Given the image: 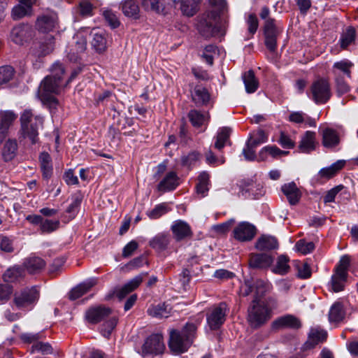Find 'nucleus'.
Here are the masks:
<instances>
[{"label":"nucleus","instance_id":"nucleus-1","mask_svg":"<svg viewBox=\"0 0 358 358\" xmlns=\"http://www.w3.org/2000/svg\"><path fill=\"white\" fill-rule=\"evenodd\" d=\"M64 68L60 63H55L51 69V74L47 76L41 81L38 96L43 103L51 111L57 109L59 101L55 96L59 94L65 85L63 83Z\"/></svg>","mask_w":358,"mask_h":358},{"label":"nucleus","instance_id":"nucleus-2","mask_svg":"<svg viewBox=\"0 0 358 358\" xmlns=\"http://www.w3.org/2000/svg\"><path fill=\"white\" fill-rule=\"evenodd\" d=\"M196 329L195 324L187 322L181 331L171 330L169 341L171 350L178 354L187 351L195 338Z\"/></svg>","mask_w":358,"mask_h":358},{"label":"nucleus","instance_id":"nucleus-3","mask_svg":"<svg viewBox=\"0 0 358 358\" xmlns=\"http://www.w3.org/2000/svg\"><path fill=\"white\" fill-rule=\"evenodd\" d=\"M21 131L24 138H28L31 143L38 140V128L43 124V117L35 115L31 109L24 110L20 117Z\"/></svg>","mask_w":358,"mask_h":358},{"label":"nucleus","instance_id":"nucleus-4","mask_svg":"<svg viewBox=\"0 0 358 358\" xmlns=\"http://www.w3.org/2000/svg\"><path fill=\"white\" fill-rule=\"evenodd\" d=\"M271 318V310L265 303L252 301L248 309L247 320L253 329H259L266 324Z\"/></svg>","mask_w":358,"mask_h":358},{"label":"nucleus","instance_id":"nucleus-5","mask_svg":"<svg viewBox=\"0 0 358 358\" xmlns=\"http://www.w3.org/2000/svg\"><path fill=\"white\" fill-rule=\"evenodd\" d=\"M350 265V257L343 255L334 268L329 285L334 292L343 291L348 278V268Z\"/></svg>","mask_w":358,"mask_h":358},{"label":"nucleus","instance_id":"nucleus-6","mask_svg":"<svg viewBox=\"0 0 358 358\" xmlns=\"http://www.w3.org/2000/svg\"><path fill=\"white\" fill-rule=\"evenodd\" d=\"M331 95L330 83L327 78H319L311 84L309 97L315 103H326L331 99Z\"/></svg>","mask_w":358,"mask_h":358},{"label":"nucleus","instance_id":"nucleus-7","mask_svg":"<svg viewBox=\"0 0 358 358\" xmlns=\"http://www.w3.org/2000/svg\"><path fill=\"white\" fill-rule=\"evenodd\" d=\"M219 13L210 10L203 14L198 24L199 32L206 38L210 37L220 32Z\"/></svg>","mask_w":358,"mask_h":358},{"label":"nucleus","instance_id":"nucleus-8","mask_svg":"<svg viewBox=\"0 0 358 358\" xmlns=\"http://www.w3.org/2000/svg\"><path fill=\"white\" fill-rule=\"evenodd\" d=\"M229 309L225 302L210 307L206 313L207 323L212 330L218 329L225 322Z\"/></svg>","mask_w":358,"mask_h":358},{"label":"nucleus","instance_id":"nucleus-9","mask_svg":"<svg viewBox=\"0 0 358 358\" xmlns=\"http://www.w3.org/2000/svg\"><path fill=\"white\" fill-rule=\"evenodd\" d=\"M282 27L276 24L273 18L267 19L264 26V34L265 37V45L267 49L274 52L277 48V41L282 32Z\"/></svg>","mask_w":358,"mask_h":358},{"label":"nucleus","instance_id":"nucleus-10","mask_svg":"<svg viewBox=\"0 0 358 358\" xmlns=\"http://www.w3.org/2000/svg\"><path fill=\"white\" fill-rule=\"evenodd\" d=\"M165 349L163 336L161 334H153L148 336L141 348L143 357L148 355H157L163 353Z\"/></svg>","mask_w":358,"mask_h":358},{"label":"nucleus","instance_id":"nucleus-11","mask_svg":"<svg viewBox=\"0 0 358 358\" xmlns=\"http://www.w3.org/2000/svg\"><path fill=\"white\" fill-rule=\"evenodd\" d=\"M302 326L301 320L294 315L287 314L275 319L271 323V329L275 331L283 329H299Z\"/></svg>","mask_w":358,"mask_h":358},{"label":"nucleus","instance_id":"nucleus-12","mask_svg":"<svg viewBox=\"0 0 358 358\" xmlns=\"http://www.w3.org/2000/svg\"><path fill=\"white\" fill-rule=\"evenodd\" d=\"M39 294L35 287L27 288L20 293H16L14 296L15 306L20 308L34 303L38 299Z\"/></svg>","mask_w":358,"mask_h":358},{"label":"nucleus","instance_id":"nucleus-13","mask_svg":"<svg viewBox=\"0 0 358 358\" xmlns=\"http://www.w3.org/2000/svg\"><path fill=\"white\" fill-rule=\"evenodd\" d=\"M57 20V14L54 11L48 10L37 17L36 27L40 31L48 32L56 27Z\"/></svg>","mask_w":358,"mask_h":358},{"label":"nucleus","instance_id":"nucleus-14","mask_svg":"<svg viewBox=\"0 0 358 358\" xmlns=\"http://www.w3.org/2000/svg\"><path fill=\"white\" fill-rule=\"evenodd\" d=\"M273 257L268 253H250L248 265L250 268L264 270L269 268L273 262Z\"/></svg>","mask_w":358,"mask_h":358},{"label":"nucleus","instance_id":"nucleus-15","mask_svg":"<svg viewBox=\"0 0 358 358\" xmlns=\"http://www.w3.org/2000/svg\"><path fill=\"white\" fill-rule=\"evenodd\" d=\"M112 313L109 307L100 305L88 308L85 313V318L91 324H96L103 320Z\"/></svg>","mask_w":358,"mask_h":358},{"label":"nucleus","instance_id":"nucleus-16","mask_svg":"<svg viewBox=\"0 0 358 358\" xmlns=\"http://www.w3.org/2000/svg\"><path fill=\"white\" fill-rule=\"evenodd\" d=\"M32 36V29L31 26L24 24H20L13 27L10 32V39L17 45H23L28 41Z\"/></svg>","mask_w":358,"mask_h":358},{"label":"nucleus","instance_id":"nucleus-17","mask_svg":"<svg viewBox=\"0 0 358 358\" xmlns=\"http://www.w3.org/2000/svg\"><path fill=\"white\" fill-rule=\"evenodd\" d=\"M255 234V227L246 222L239 223L234 230V238L240 241H251Z\"/></svg>","mask_w":358,"mask_h":358},{"label":"nucleus","instance_id":"nucleus-18","mask_svg":"<svg viewBox=\"0 0 358 358\" xmlns=\"http://www.w3.org/2000/svg\"><path fill=\"white\" fill-rule=\"evenodd\" d=\"M92 45L99 53L106 51L108 48V34L104 30L94 29L91 31Z\"/></svg>","mask_w":358,"mask_h":358},{"label":"nucleus","instance_id":"nucleus-19","mask_svg":"<svg viewBox=\"0 0 358 358\" xmlns=\"http://www.w3.org/2000/svg\"><path fill=\"white\" fill-rule=\"evenodd\" d=\"M174 238L177 241L191 238L192 231L190 226L182 220L176 221L171 227Z\"/></svg>","mask_w":358,"mask_h":358},{"label":"nucleus","instance_id":"nucleus-20","mask_svg":"<svg viewBox=\"0 0 358 358\" xmlns=\"http://www.w3.org/2000/svg\"><path fill=\"white\" fill-rule=\"evenodd\" d=\"M354 64L348 59H343L334 64L331 73L334 78H342L351 79L352 68Z\"/></svg>","mask_w":358,"mask_h":358},{"label":"nucleus","instance_id":"nucleus-21","mask_svg":"<svg viewBox=\"0 0 358 358\" xmlns=\"http://www.w3.org/2000/svg\"><path fill=\"white\" fill-rule=\"evenodd\" d=\"M327 332L320 327L311 328L308 333V340L304 344L306 349L315 348L317 344L326 341Z\"/></svg>","mask_w":358,"mask_h":358},{"label":"nucleus","instance_id":"nucleus-22","mask_svg":"<svg viewBox=\"0 0 358 358\" xmlns=\"http://www.w3.org/2000/svg\"><path fill=\"white\" fill-rule=\"evenodd\" d=\"M119 8L127 17L138 20L141 17V10L137 0H123Z\"/></svg>","mask_w":358,"mask_h":358},{"label":"nucleus","instance_id":"nucleus-23","mask_svg":"<svg viewBox=\"0 0 358 358\" xmlns=\"http://www.w3.org/2000/svg\"><path fill=\"white\" fill-rule=\"evenodd\" d=\"M45 262L39 257L31 255L24 259L23 267L30 274L40 273L45 266Z\"/></svg>","mask_w":358,"mask_h":358},{"label":"nucleus","instance_id":"nucleus-24","mask_svg":"<svg viewBox=\"0 0 358 358\" xmlns=\"http://www.w3.org/2000/svg\"><path fill=\"white\" fill-rule=\"evenodd\" d=\"M180 178L175 171L168 172L158 184L157 189L160 192L173 191L179 185Z\"/></svg>","mask_w":358,"mask_h":358},{"label":"nucleus","instance_id":"nucleus-25","mask_svg":"<svg viewBox=\"0 0 358 358\" xmlns=\"http://www.w3.org/2000/svg\"><path fill=\"white\" fill-rule=\"evenodd\" d=\"M316 144V133L307 131L301 138L299 150L301 152L310 153L315 150Z\"/></svg>","mask_w":358,"mask_h":358},{"label":"nucleus","instance_id":"nucleus-26","mask_svg":"<svg viewBox=\"0 0 358 358\" xmlns=\"http://www.w3.org/2000/svg\"><path fill=\"white\" fill-rule=\"evenodd\" d=\"M97 279L96 278H90L87 280L86 281L79 284L76 287L73 288L71 292L69 294V297L71 300H76L80 297H81L83 295H84L85 293H87L88 291L90 290V289L96 285L97 284Z\"/></svg>","mask_w":358,"mask_h":358},{"label":"nucleus","instance_id":"nucleus-27","mask_svg":"<svg viewBox=\"0 0 358 358\" xmlns=\"http://www.w3.org/2000/svg\"><path fill=\"white\" fill-rule=\"evenodd\" d=\"M278 248V240L270 235H262L255 243V248L261 251H268Z\"/></svg>","mask_w":358,"mask_h":358},{"label":"nucleus","instance_id":"nucleus-28","mask_svg":"<svg viewBox=\"0 0 358 358\" xmlns=\"http://www.w3.org/2000/svg\"><path fill=\"white\" fill-rule=\"evenodd\" d=\"M345 164V160H338L335 163L332 164L331 166L322 169L317 174V180L331 179V178L334 177L338 173V172L344 167Z\"/></svg>","mask_w":358,"mask_h":358},{"label":"nucleus","instance_id":"nucleus-29","mask_svg":"<svg viewBox=\"0 0 358 358\" xmlns=\"http://www.w3.org/2000/svg\"><path fill=\"white\" fill-rule=\"evenodd\" d=\"M17 118V115L12 111H5L1 114L0 141H2L7 135L10 125Z\"/></svg>","mask_w":358,"mask_h":358},{"label":"nucleus","instance_id":"nucleus-30","mask_svg":"<svg viewBox=\"0 0 358 358\" xmlns=\"http://www.w3.org/2000/svg\"><path fill=\"white\" fill-rule=\"evenodd\" d=\"M170 241L171 237L169 234L159 233L150 241L149 245L154 250L162 252L167 249Z\"/></svg>","mask_w":358,"mask_h":358},{"label":"nucleus","instance_id":"nucleus-31","mask_svg":"<svg viewBox=\"0 0 358 358\" xmlns=\"http://www.w3.org/2000/svg\"><path fill=\"white\" fill-rule=\"evenodd\" d=\"M192 100L194 103L198 106H203L207 104L210 100V94L208 90L201 86L196 85L191 92Z\"/></svg>","mask_w":358,"mask_h":358},{"label":"nucleus","instance_id":"nucleus-32","mask_svg":"<svg viewBox=\"0 0 358 358\" xmlns=\"http://www.w3.org/2000/svg\"><path fill=\"white\" fill-rule=\"evenodd\" d=\"M281 189L291 205H295L299 201L301 192L294 182L285 184Z\"/></svg>","mask_w":358,"mask_h":358},{"label":"nucleus","instance_id":"nucleus-33","mask_svg":"<svg viewBox=\"0 0 358 358\" xmlns=\"http://www.w3.org/2000/svg\"><path fill=\"white\" fill-rule=\"evenodd\" d=\"M322 144L325 148H333L340 143V138L337 131L331 128H326L322 131Z\"/></svg>","mask_w":358,"mask_h":358},{"label":"nucleus","instance_id":"nucleus-34","mask_svg":"<svg viewBox=\"0 0 358 358\" xmlns=\"http://www.w3.org/2000/svg\"><path fill=\"white\" fill-rule=\"evenodd\" d=\"M253 285L255 294L252 301H256L257 303H264L262 299L271 290V285L261 279H257L253 281Z\"/></svg>","mask_w":358,"mask_h":358},{"label":"nucleus","instance_id":"nucleus-35","mask_svg":"<svg viewBox=\"0 0 358 358\" xmlns=\"http://www.w3.org/2000/svg\"><path fill=\"white\" fill-rule=\"evenodd\" d=\"M143 275L144 274L136 275L117 291L116 295L118 299L120 300L124 299L128 294L138 287L143 281Z\"/></svg>","mask_w":358,"mask_h":358},{"label":"nucleus","instance_id":"nucleus-36","mask_svg":"<svg viewBox=\"0 0 358 358\" xmlns=\"http://www.w3.org/2000/svg\"><path fill=\"white\" fill-rule=\"evenodd\" d=\"M39 162L43 178L45 179L50 178L52 174L53 170L50 155L46 152L41 153Z\"/></svg>","mask_w":358,"mask_h":358},{"label":"nucleus","instance_id":"nucleus-37","mask_svg":"<svg viewBox=\"0 0 358 358\" xmlns=\"http://www.w3.org/2000/svg\"><path fill=\"white\" fill-rule=\"evenodd\" d=\"M17 150V143L16 140L15 139H8L3 144L1 155L3 160L5 162H10L16 155V152Z\"/></svg>","mask_w":358,"mask_h":358},{"label":"nucleus","instance_id":"nucleus-38","mask_svg":"<svg viewBox=\"0 0 358 358\" xmlns=\"http://www.w3.org/2000/svg\"><path fill=\"white\" fill-rule=\"evenodd\" d=\"M345 316L343 305L340 302L334 303L329 312V320L331 322H340Z\"/></svg>","mask_w":358,"mask_h":358},{"label":"nucleus","instance_id":"nucleus-39","mask_svg":"<svg viewBox=\"0 0 358 358\" xmlns=\"http://www.w3.org/2000/svg\"><path fill=\"white\" fill-rule=\"evenodd\" d=\"M245 90L248 93H254L259 87V82L252 70H249L243 76Z\"/></svg>","mask_w":358,"mask_h":358},{"label":"nucleus","instance_id":"nucleus-40","mask_svg":"<svg viewBox=\"0 0 358 358\" xmlns=\"http://www.w3.org/2000/svg\"><path fill=\"white\" fill-rule=\"evenodd\" d=\"M171 308L165 303H159L157 306H152L148 309L149 315L155 317H168Z\"/></svg>","mask_w":358,"mask_h":358},{"label":"nucleus","instance_id":"nucleus-41","mask_svg":"<svg viewBox=\"0 0 358 358\" xmlns=\"http://www.w3.org/2000/svg\"><path fill=\"white\" fill-rule=\"evenodd\" d=\"M199 1L196 0H186L181 2L180 10L183 15L187 17L194 15L199 10Z\"/></svg>","mask_w":358,"mask_h":358},{"label":"nucleus","instance_id":"nucleus-42","mask_svg":"<svg viewBox=\"0 0 358 358\" xmlns=\"http://www.w3.org/2000/svg\"><path fill=\"white\" fill-rule=\"evenodd\" d=\"M198 180L196 186V192L201 197H204L208 192L209 174L207 172H202L199 176Z\"/></svg>","mask_w":358,"mask_h":358},{"label":"nucleus","instance_id":"nucleus-43","mask_svg":"<svg viewBox=\"0 0 358 358\" xmlns=\"http://www.w3.org/2000/svg\"><path fill=\"white\" fill-rule=\"evenodd\" d=\"M60 222L59 220H50L43 218L40 225L41 234H50L59 229Z\"/></svg>","mask_w":358,"mask_h":358},{"label":"nucleus","instance_id":"nucleus-44","mask_svg":"<svg viewBox=\"0 0 358 358\" xmlns=\"http://www.w3.org/2000/svg\"><path fill=\"white\" fill-rule=\"evenodd\" d=\"M101 12L102 16L103 17L106 22L112 29H116L120 26V22L118 17H117L115 12L108 8H103L101 10Z\"/></svg>","mask_w":358,"mask_h":358},{"label":"nucleus","instance_id":"nucleus-45","mask_svg":"<svg viewBox=\"0 0 358 358\" xmlns=\"http://www.w3.org/2000/svg\"><path fill=\"white\" fill-rule=\"evenodd\" d=\"M23 275V270L17 266H15L6 270L3 278L6 282H13L17 280Z\"/></svg>","mask_w":358,"mask_h":358},{"label":"nucleus","instance_id":"nucleus-46","mask_svg":"<svg viewBox=\"0 0 358 358\" xmlns=\"http://www.w3.org/2000/svg\"><path fill=\"white\" fill-rule=\"evenodd\" d=\"M231 129L229 127H222L220 129L215 143V148L221 150L224 147L226 141L229 139Z\"/></svg>","mask_w":358,"mask_h":358},{"label":"nucleus","instance_id":"nucleus-47","mask_svg":"<svg viewBox=\"0 0 358 358\" xmlns=\"http://www.w3.org/2000/svg\"><path fill=\"white\" fill-rule=\"evenodd\" d=\"M289 259L285 255H280L278 257L276 266L273 269V271L275 273L285 275L289 271V266L288 264Z\"/></svg>","mask_w":358,"mask_h":358},{"label":"nucleus","instance_id":"nucleus-48","mask_svg":"<svg viewBox=\"0 0 358 358\" xmlns=\"http://www.w3.org/2000/svg\"><path fill=\"white\" fill-rule=\"evenodd\" d=\"M201 154L198 151H192L187 155L181 157V164L189 169H192L195 164L200 159Z\"/></svg>","mask_w":358,"mask_h":358},{"label":"nucleus","instance_id":"nucleus-49","mask_svg":"<svg viewBox=\"0 0 358 358\" xmlns=\"http://www.w3.org/2000/svg\"><path fill=\"white\" fill-rule=\"evenodd\" d=\"M31 15L32 12L19 3L15 6L11 10V17L14 20H19L26 16H31Z\"/></svg>","mask_w":358,"mask_h":358},{"label":"nucleus","instance_id":"nucleus-50","mask_svg":"<svg viewBox=\"0 0 358 358\" xmlns=\"http://www.w3.org/2000/svg\"><path fill=\"white\" fill-rule=\"evenodd\" d=\"M355 39V29L350 27L346 31L342 34L340 41L341 46L343 49L347 48Z\"/></svg>","mask_w":358,"mask_h":358},{"label":"nucleus","instance_id":"nucleus-51","mask_svg":"<svg viewBox=\"0 0 358 358\" xmlns=\"http://www.w3.org/2000/svg\"><path fill=\"white\" fill-rule=\"evenodd\" d=\"M15 75V69L9 65L0 66V85L11 80Z\"/></svg>","mask_w":358,"mask_h":358},{"label":"nucleus","instance_id":"nucleus-52","mask_svg":"<svg viewBox=\"0 0 358 358\" xmlns=\"http://www.w3.org/2000/svg\"><path fill=\"white\" fill-rule=\"evenodd\" d=\"M334 80L338 96H342L350 91V87L348 82L350 80L349 78H334Z\"/></svg>","mask_w":358,"mask_h":358},{"label":"nucleus","instance_id":"nucleus-53","mask_svg":"<svg viewBox=\"0 0 358 358\" xmlns=\"http://www.w3.org/2000/svg\"><path fill=\"white\" fill-rule=\"evenodd\" d=\"M169 211V208L167 205L166 203H161L157 205L152 210L148 211L146 214L150 219L156 220Z\"/></svg>","mask_w":358,"mask_h":358},{"label":"nucleus","instance_id":"nucleus-54","mask_svg":"<svg viewBox=\"0 0 358 358\" xmlns=\"http://www.w3.org/2000/svg\"><path fill=\"white\" fill-rule=\"evenodd\" d=\"M31 352H41L43 355H51L53 348L49 343L36 342L31 346Z\"/></svg>","mask_w":358,"mask_h":358},{"label":"nucleus","instance_id":"nucleus-55","mask_svg":"<svg viewBox=\"0 0 358 358\" xmlns=\"http://www.w3.org/2000/svg\"><path fill=\"white\" fill-rule=\"evenodd\" d=\"M188 117L194 127H201L205 121V116L196 110H192L189 112Z\"/></svg>","mask_w":358,"mask_h":358},{"label":"nucleus","instance_id":"nucleus-56","mask_svg":"<svg viewBox=\"0 0 358 358\" xmlns=\"http://www.w3.org/2000/svg\"><path fill=\"white\" fill-rule=\"evenodd\" d=\"M295 247L303 255L310 253L315 250V244L313 242H306L304 239L297 241Z\"/></svg>","mask_w":358,"mask_h":358},{"label":"nucleus","instance_id":"nucleus-57","mask_svg":"<svg viewBox=\"0 0 358 358\" xmlns=\"http://www.w3.org/2000/svg\"><path fill=\"white\" fill-rule=\"evenodd\" d=\"M160 1L161 0H141V6L146 11H152L155 13H160Z\"/></svg>","mask_w":358,"mask_h":358},{"label":"nucleus","instance_id":"nucleus-58","mask_svg":"<svg viewBox=\"0 0 358 358\" xmlns=\"http://www.w3.org/2000/svg\"><path fill=\"white\" fill-rule=\"evenodd\" d=\"M41 54L45 55L52 52L55 48V38L52 36H48L42 43L40 46Z\"/></svg>","mask_w":358,"mask_h":358},{"label":"nucleus","instance_id":"nucleus-59","mask_svg":"<svg viewBox=\"0 0 358 358\" xmlns=\"http://www.w3.org/2000/svg\"><path fill=\"white\" fill-rule=\"evenodd\" d=\"M79 13L83 17L93 15L94 6L88 1H81L79 3Z\"/></svg>","mask_w":358,"mask_h":358},{"label":"nucleus","instance_id":"nucleus-60","mask_svg":"<svg viewBox=\"0 0 358 358\" xmlns=\"http://www.w3.org/2000/svg\"><path fill=\"white\" fill-rule=\"evenodd\" d=\"M267 139L268 136L266 133L263 130L259 129L256 134V137L250 136L248 141L257 148L261 143H265Z\"/></svg>","mask_w":358,"mask_h":358},{"label":"nucleus","instance_id":"nucleus-61","mask_svg":"<svg viewBox=\"0 0 358 358\" xmlns=\"http://www.w3.org/2000/svg\"><path fill=\"white\" fill-rule=\"evenodd\" d=\"M82 198L79 195H74L72 197V202L66 209V213L71 215L73 217L75 216L80 206Z\"/></svg>","mask_w":358,"mask_h":358},{"label":"nucleus","instance_id":"nucleus-62","mask_svg":"<svg viewBox=\"0 0 358 358\" xmlns=\"http://www.w3.org/2000/svg\"><path fill=\"white\" fill-rule=\"evenodd\" d=\"M13 292V287L8 284H0V302L7 301Z\"/></svg>","mask_w":358,"mask_h":358},{"label":"nucleus","instance_id":"nucleus-63","mask_svg":"<svg viewBox=\"0 0 358 358\" xmlns=\"http://www.w3.org/2000/svg\"><path fill=\"white\" fill-rule=\"evenodd\" d=\"M255 149L256 147L247 141L246 145L243 150V155L246 160L254 161L257 158Z\"/></svg>","mask_w":358,"mask_h":358},{"label":"nucleus","instance_id":"nucleus-64","mask_svg":"<svg viewBox=\"0 0 358 358\" xmlns=\"http://www.w3.org/2000/svg\"><path fill=\"white\" fill-rule=\"evenodd\" d=\"M344 186L343 185H339L329 190L324 196V202L325 203H327L334 201L335 197L337 195V194L339 192H341Z\"/></svg>","mask_w":358,"mask_h":358}]
</instances>
